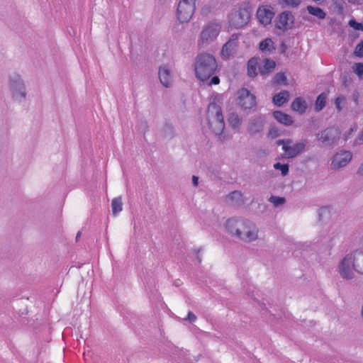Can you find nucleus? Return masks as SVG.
I'll return each mask as SVG.
<instances>
[{"instance_id":"obj_39","label":"nucleus","mask_w":363,"mask_h":363,"mask_svg":"<svg viewBox=\"0 0 363 363\" xmlns=\"http://www.w3.org/2000/svg\"><path fill=\"white\" fill-rule=\"evenodd\" d=\"M327 211H328V209L327 207H323L320 209V212H319V216H322V215L325 213H326Z\"/></svg>"},{"instance_id":"obj_40","label":"nucleus","mask_w":363,"mask_h":363,"mask_svg":"<svg viewBox=\"0 0 363 363\" xmlns=\"http://www.w3.org/2000/svg\"><path fill=\"white\" fill-rule=\"evenodd\" d=\"M354 131V128H350L348 133L347 134H345V140H347L348 139V138L350 137V135Z\"/></svg>"},{"instance_id":"obj_20","label":"nucleus","mask_w":363,"mask_h":363,"mask_svg":"<svg viewBox=\"0 0 363 363\" xmlns=\"http://www.w3.org/2000/svg\"><path fill=\"white\" fill-rule=\"evenodd\" d=\"M307 11L311 15L317 17L318 19H324L326 16L325 12L319 7L308 6Z\"/></svg>"},{"instance_id":"obj_9","label":"nucleus","mask_w":363,"mask_h":363,"mask_svg":"<svg viewBox=\"0 0 363 363\" xmlns=\"http://www.w3.org/2000/svg\"><path fill=\"white\" fill-rule=\"evenodd\" d=\"M237 101L238 105L245 109L251 108L256 105L255 96L245 88L238 90Z\"/></svg>"},{"instance_id":"obj_41","label":"nucleus","mask_w":363,"mask_h":363,"mask_svg":"<svg viewBox=\"0 0 363 363\" xmlns=\"http://www.w3.org/2000/svg\"><path fill=\"white\" fill-rule=\"evenodd\" d=\"M198 180H199V178L196 176H193L192 181H193V184L195 186H198Z\"/></svg>"},{"instance_id":"obj_43","label":"nucleus","mask_w":363,"mask_h":363,"mask_svg":"<svg viewBox=\"0 0 363 363\" xmlns=\"http://www.w3.org/2000/svg\"><path fill=\"white\" fill-rule=\"evenodd\" d=\"M358 140H359L363 143V130L359 133Z\"/></svg>"},{"instance_id":"obj_21","label":"nucleus","mask_w":363,"mask_h":363,"mask_svg":"<svg viewBox=\"0 0 363 363\" xmlns=\"http://www.w3.org/2000/svg\"><path fill=\"white\" fill-rule=\"evenodd\" d=\"M259 48L262 52H271L275 50L274 42L271 38H266L261 41Z\"/></svg>"},{"instance_id":"obj_30","label":"nucleus","mask_w":363,"mask_h":363,"mask_svg":"<svg viewBox=\"0 0 363 363\" xmlns=\"http://www.w3.org/2000/svg\"><path fill=\"white\" fill-rule=\"evenodd\" d=\"M228 199L230 201H233L235 199L238 201H241V202H242V201H243L242 194L238 191H235L230 193L228 196Z\"/></svg>"},{"instance_id":"obj_26","label":"nucleus","mask_w":363,"mask_h":363,"mask_svg":"<svg viewBox=\"0 0 363 363\" xmlns=\"http://www.w3.org/2000/svg\"><path fill=\"white\" fill-rule=\"evenodd\" d=\"M274 84L280 85V84H284L286 85V77L284 74V73L280 72L277 73L273 79Z\"/></svg>"},{"instance_id":"obj_38","label":"nucleus","mask_w":363,"mask_h":363,"mask_svg":"<svg viewBox=\"0 0 363 363\" xmlns=\"http://www.w3.org/2000/svg\"><path fill=\"white\" fill-rule=\"evenodd\" d=\"M269 135L272 138H275L278 135V131L275 128H272L269 131Z\"/></svg>"},{"instance_id":"obj_10","label":"nucleus","mask_w":363,"mask_h":363,"mask_svg":"<svg viewBox=\"0 0 363 363\" xmlns=\"http://www.w3.org/2000/svg\"><path fill=\"white\" fill-rule=\"evenodd\" d=\"M294 23V16L291 11L281 13L275 21V26L277 29L286 31L291 29Z\"/></svg>"},{"instance_id":"obj_19","label":"nucleus","mask_w":363,"mask_h":363,"mask_svg":"<svg viewBox=\"0 0 363 363\" xmlns=\"http://www.w3.org/2000/svg\"><path fill=\"white\" fill-rule=\"evenodd\" d=\"M289 99V93L287 91H282L273 97V102L277 106H281L286 103Z\"/></svg>"},{"instance_id":"obj_8","label":"nucleus","mask_w":363,"mask_h":363,"mask_svg":"<svg viewBox=\"0 0 363 363\" xmlns=\"http://www.w3.org/2000/svg\"><path fill=\"white\" fill-rule=\"evenodd\" d=\"M220 26L218 23H211L206 26L201 33L200 40L202 44H207L213 41L220 33Z\"/></svg>"},{"instance_id":"obj_29","label":"nucleus","mask_w":363,"mask_h":363,"mask_svg":"<svg viewBox=\"0 0 363 363\" xmlns=\"http://www.w3.org/2000/svg\"><path fill=\"white\" fill-rule=\"evenodd\" d=\"M274 168L275 169H279L281 172V174L283 176H285L288 174L289 172V166L288 164H282L279 162H277L276 164H274Z\"/></svg>"},{"instance_id":"obj_33","label":"nucleus","mask_w":363,"mask_h":363,"mask_svg":"<svg viewBox=\"0 0 363 363\" xmlns=\"http://www.w3.org/2000/svg\"><path fill=\"white\" fill-rule=\"evenodd\" d=\"M345 102V97L343 96H340L335 99V106L336 108L340 111L342 110V104H344Z\"/></svg>"},{"instance_id":"obj_4","label":"nucleus","mask_w":363,"mask_h":363,"mask_svg":"<svg viewBox=\"0 0 363 363\" xmlns=\"http://www.w3.org/2000/svg\"><path fill=\"white\" fill-rule=\"evenodd\" d=\"M207 117L209 127L216 135L221 134L225 128L224 119L220 106L213 102L208 105Z\"/></svg>"},{"instance_id":"obj_34","label":"nucleus","mask_w":363,"mask_h":363,"mask_svg":"<svg viewBox=\"0 0 363 363\" xmlns=\"http://www.w3.org/2000/svg\"><path fill=\"white\" fill-rule=\"evenodd\" d=\"M354 53L357 57H363V41L357 45Z\"/></svg>"},{"instance_id":"obj_13","label":"nucleus","mask_w":363,"mask_h":363,"mask_svg":"<svg viewBox=\"0 0 363 363\" xmlns=\"http://www.w3.org/2000/svg\"><path fill=\"white\" fill-rule=\"evenodd\" d=\"M352 154L350 151H342L334 155L332 161V167L333 169H339L346 166L351 160Z\"/></svg>"},{"instance_id":"obj_42","label":"nucleus","mask_w":363,"mask_h":363,"mask_svg":"<svg viewBox=\"0 0 363 363\" xmlns=\"http://www.w3.org/2000/svg\"><path fill=\"white\" fill-rule=\"evenodd\" d=\"M357 173L360 175H362L363 174V164L360 165V167H359L358 170H357Z\"/></svg>"},{"instance_id":"obj_22","label":"nucleus","mask_w":363,"mask_h":363,"mask_svg":"<svg viewBox=\"0 0 363 363\" xmlns=\"http://www.w3.org/2000/svg\"><path fill=\"white\" fill-rule=\"evenodd\" d=\"M327 94L325 93H321L316 99L315 104V109L316 111H321L326 104Z\"/></svg>"},{"instance_id":"obj_28","label":"nucleus","mask_w":363,"mask_h":363,"mask_svg":"<svg viewBox=\"0 0 363 363\" xmlns=\"http://www.w3.org/2000/svg\"><path fill=\"white\" fill-rule=\"evenodd\" d=\"M353 72L359 77H363V63L357 62L354 63L352 66Z\"/></svg>"},{"instance_id":"obj_14","label":"nucleus","mask_w":363,"mask_h":363,"mask_svg":"<svg viewBox=\"0 0 363 363\" xmlns=\"http://www.w3.org/2000/svg\"><path fill=\"white\" fill-rule=\"evenodd\" d=\"M340 132L338 128L331 127L322 131L320 135V140L323 143H333L339 139Z\"/></svg>"},{"instance_id":"obj_32","label":"nucleus","mask_w":363,"mask_h":363,"mask_svg":"<svg viewBox=\"0 0 363 363\" xmlns=\"http://www.w3.org/2000/svg\"><path fill=\"white\" fill-rule=\"evenodd\" d=\"M262 127V122L259 121L257 123H252L249 127V131L250 133H256L259 131Z\"/></svg>"},{"instance_id":"obj_31","label":"nucleus","mask_w":363,"mask_h":363,"mask_svg":"<svg viewBox=\"0 0 363 363\" xmlns=\"http://www.w3.org/2000/svg\"><path fill=\"white\" fill-rule=\"evenodd\" d=\"M269 201L273 203L275 206L284 203L285 199L283 197L272 196L270 197Z\"/></svg>"},{"instance_id":"obj_2","label":"nucleus","mask_w":363,"mask_h":363,"mask_svg":"<svg viewBox=\"0 0 363 363\" xmlns=\"http://www.w3.org/2000/svg\"><path fill=\"white\" fill-rule=\"evenodd\" d=\"M218 67L217 62L213 55L201 53L197 55L194 62L196 77L202 82L209 79Z\"/></svg>"},{"instance_id":"obj_24","label":"nucleus","mask_w":363,"mask_h":363,"mask_svg":"<svg viewBox=\"0 0 363 363\" xmlns=\"http://www.w3.org/2000/svg\"><path fill=\"white\" fill-rule=\"evenodd\" d=\"M228 121L229 125L233 128H238L241 123V119L239 118L238 114L235 113H232L229 115Z\"/></svg>"},{"instance_id":"obj_15","label":"nucleus","mask_w":363,"mask_h":363,"mask_svg":"<svg viewBox=\"0 0 363 363\" xmlns=\"http://www.w3.org/2000/svg\"><path fill=\"white\" fill-rule=\"evenodd\" d=\"M159 78L164 86L169 87L172 84V77L169 69L166 66L160 67Z\"/></svg>"},{"instance_id":"obj_5","label":"nucleus","mask_w":363,"mask_h":363,"mask_svg":"<svg viewBox=\"0 0 363 363\" xmlns=\"http://www.w3.org/2000/svg\"><path fill=\"white\" fill-rule=\"evenodd\" d=\"M277 145H282V150L284 152V157L286 158H293L301 153L306 147V143L299 142L291 145V140H279L276 142Z\"/></svg>"},{"instance_id":"obj_1","label":"nucleus","mask_w":363,"mask_h":363,"mask_svg":"<svg viewBox=\"0 0 363 363\" xmlns=\"http://www.w3.org/2000/svg\"><path fill=\"white\" fill-rule=\"evenodd\" d=\"M225 227L230 233L240 240L250 242L257 238V228L248 220L230 218L226 221Z\"/></svg>"},{"instance_id":"obj_18","label":"nucleus","mask_w":363,"mask_h":363,"mask_svg":"<svg viewBox=\"0 0 363 363\" xmlns=\"http://www.w3.org/2000/svg\"><path fill=\"white\" fill-rule=\"evenodd\" d=\"M273 116L277 121L286 125H291L293 123L291 117L289 115L284 113L281 111H274L273 113Z\"/></svg>"},{"instance_id":"obj_45","label":"nucleus","mask_w":363,"mask_h":363,"mask_svg":"<svg viewBox=\"0 0 363 363\" xmlns=\"http://www.w3.org/2000/svg\"><path fill=\"white\" fill-rule=\"evenodd\" d=\"M25 96H26V94H25L24 92H23V93H22V96H23V97H25Z\"/></svg>"},{"instance_id":"obj_17","label":"nucleus","mask_w":363,"mask_h":363,"mask_svg":"<svg viewBox=\"0 0 363 363\" xmlns=\"http://www.w3.org/2000/svg\"><path fill=\"white\" fill-rule=\"evenodd\" d=\"M276 63L274 60L265 59L262 65L259 67V73L262 75L268 74L274 70Z\"/></svg>"},{"instance_id":"obj_27","label":"nucleus","mask_w":363,"mask_h":363,"mask_svg":"<svg viewBox=\"0 0 363 363\" xmlns=\"http://www.w3.org/2000/svg\"><path fill=\"white\" fill-rule=\"evenodd\" d=\"M279 2L283 6L296 7L301 4V0H279Z\"/></svg>"},{"instance_id":"obj_36","label":"nucleus","mask_w":363,"mask_h":363,"mask_svg":"<svg viewBox=\"0 0 363 363\" xmlns=\"http://www.w3.org/2000/svg\"><path fill=\"white\" fill-rule=\"evenodd\" d=\"M220 83V79L218 76H213L209 82V85L218 84Z\"/></svg>"},{"instance_id":"obj_16","label":"nucleus","mask_w":363,"mask_h":363,"mask_svg":"<svg viewBox=\"0 0 363 363\" xmlns=\"http://www.w3.org/2000/svg\"><path fill=\"white\" fill-rule=\"evenodd\" d=\"M291 108L296 112L299 113H303L306 112L307 108V104L306 101L301 97L296 98L291 104Z\"/></svg>"},{"instance_id":"obj_11","label":"nucleus","mask_w":363,"mask_h":363,"mask_svg":"<svg viewBox=\"0 0 363 363\" xmlns=\"http://www.w3.org/2000/svg\"><path fill=\"white\" fill-rule=\"evenodd\" d=\"M256 16L261 24L264 26L269 25L274 16V9L271 6H260L257 9Z\"/></svg>"},{"instance_id":"obj_37","label":"nucleus","mask_w":363,"mask_h":363,"mask_svg":"<svg viewBox=\"0 0 363 363\" xmlns=\"http://www.w3.org/2000/svg\"><path fill=\"white\" fill-rule=\"evenodd\" d=\"M186 319L190 322H194L196 320V316L192 312L189 311L188 313Z\"/></svg>"},{"instance_id":"obj_3","label":"nucleus","mask_w":363,"mask_h":363,"mask_svg":"<svg viewBox=\"0 0 363 363\" xmlns=\"http://www.w3.org/2000/svg\"><path fill=\"white\" fill-rule=\"evenodd\" d=\"M350 263L352 264L353 269L363 274V250L354 251L352 255H347L341 262L339 271L341 276L345 279H352L353 277V271L350 267Z\"/></svg>"},{"instance_id":"obj_7","label":"nucleus","mask_w":363,"mask_h":363,"mask_svg":"<svg viewBox=\"0 0 363 363\" xmlns=\"http://www.w3.org/2000/svg\"><path fill=\"white\" fill-rule=\"evenodd\" d=\"M196 0H180L177 7V18L181 23L189 21L195 10Z\"/></svg>"},{"instance_id":"obj_23","label":"nucleus","mask_w":363,"mask_h":363,"mask_svg":"<svg viewBox=\"0 0 363 363\" xmlns=\"http://www.w3.org/2000/svg\"><path fill=\"white\" fill-rule=\"evenodd\" d=\"M257 65V59L251 58L247 62V73L250 77L257 75L256 69Z\"/></svg>"},{"instance_id":"obj_12","label":"nucleus","mask_w":363,"mask_h":363,"mask_svg":"<svg viewBox=\"0 0 363 363\" xmlns=\"http://www.w3.org/2000/svg\"><path fill=\"white\" fill-rule=\"evenodd\" d=\"M239 34L234 33L222 48L221 54L225 57H230L236 51L238 46Z\"/></svg>"},{"instance_id":"obj_6","label":"nucleus","mask_w":363,"mask_h":363,"mask_svg":"<svg viewBox=\"0 0 363 363\" xmlns=\"http://www.w3.org/2000/svg\"><path fill=\"white\" fill-rule=\"evenodd\" d=\"M250 19V10L247 6L240 7L238 11L231 14L230 25L232 27L238 28L247 25Z\"/></svg>"},{"instance_id":"obj_44","label":"nucleus","mask_w":363,"mask_h":363,"mask_svg":"<svg viewBox=\"0 0 363 363\" xmlns=\"http://www.w3.org/2000/svg\"><path fill=\"white\" fill-rule=\"evenodd\" d=\"M79 235H80V232H79V233H77V239L79 237Z\"/></svg>"},{"instance_id":"obj_25","label":"nucleus","mask_w":363,"mask_h":363,"mask_svg":"<svg viewBox=\"0 0 363 363\" xmlns=\"http://www.w3.org/2000/svg\"><path fill=\"white\" fill-rule=\"evenodd\" d=\"M122 206H123V203H122L121 199L120 197L113 199L111 202L113 213L116 214V213L121 212L123 209Z\"/></svg>"},{"instance_id":"obj_35","label":"nucleus","mask_w":363,"mask_h":363,"mask_svg":"<svg viewBox=\"0 0 363 363\" xmlns=\"http://www.w3.org/2000/svg\"><path fill=\"white\" fill-rule=\"evenodd\" d=\"M349 25L357 30H363V24L357 23L355 20L352 19L349 21Z\"/></svg>"}]
</instances>
